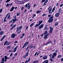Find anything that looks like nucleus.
Wrapping results in <instances>:
<instances>
[{"instance_id": "obj_54", "label": "nucleus", "mask_w": 63, "mask_h": 63, "mask_svg": "<svg viewBox=\"0 0 63 63\" xmlns=\"http://www.w3.org/2000/svg\"><path fill=\"white\" fill-rule=\"evenodd\" d=\"M63 4H61V5H60V7H61L62 6H63Z\"/></svg>"}, {"instance_id": "obj_51", "label": "nucleus", "mask_w": 63, "mask_h": 63, "mask_svg": "<svg viewBox=\"0 0 63 63\" xmlns=\"http://www.w3.org/2000/svg\"><path fill=\"white\" fill-rule=\"evenodd\" d=\"M18 42L17 41H15L14 42V43H17Z\"/></svg>"}, {"instance_id": "obj_34", "label": "nucleus", "mask_w": 63, "mask_h": 63, "mask_svg": "<svg viewBox=\"0 0 63 63\" xmlns=\"http://www.w3.org/2000/svg\"><path fill=\"white\" fill-rule=\"evenodd\" d=\"M10 5V4L8 3H7L6 5V7H8V6Z\"/></svg>"}, {"instance_id": "obj_33", "label": "nucleus", "mask_w": 63, "mask_h": 63, "mask_svg": "<svg viewBox=\"0 0 63 63\" xmlns=\"http://www.w3.org/2000/svg\"><path fill=\"white\" fill-rule=\"evenodd\" d=\"M34 23H32V24L30 25V27H32V26H33V25H34Z\"/></svg>"}, {"instance_id": "obj_62", "label": "nucleus", "mask_w": 63, "mask_h": 63, "mask_svg": "<svg viewBox=\"0 0 63 63\" xmlns=\"http://www.w3.org/2000/svg\"><path fill=\"white\" fill-rule=\"evenodd\" d=\"M61 62H62V61H63V58L62 59H61Z\"/></svg>"}, {"instance_id": "obj_15", "label": "nucleus", "mask_w": 63, "mask_h": 63, "mask_svg": "<svg viewBox=\"0 0 63 63\" xmlns=\"http://www.w3.org/2000/svg\"><path fill=\"white\" fill-rule=\"evenodd\" d=\"M4 33V32L3 31H1L0 32V35H3Z\"/></svg>"}, {"instance_id": "obj_53", "label": "nucleus", "mask_w": 63, "mask_h": 63, "mask_svg": "<svg viewBox=\"0 0 63 63\" xmlns=\"http://www.w3.org/2000/svg\"><path fill=\"white\" fill-rule=\"evenodd\" d=\"M49 33H47V35H46L47 36V37H48V36H49Z\"/></svg>"}, {"instance_id": "obj_3", "label": "nucleus", "mask_w": 63, "mask_h": 63, "mask_svg": "<svg viewBox=\"0 0 63 63\" xmlns=\"http://www.w3.org/2000/svg\"><path fill=\"white\" fill-rule=\"evenodd\" d=\"M22 27H22V26H19V27H17L16 28V31L17 32H18V31H19V30H21V29L22 28Z\"/></svg>"}, {"instance_id": "obj_12", "label": "nucleus", "mask_w": 63, "mask_h": 63, "mask_svg": "<svg viewBox=\"0 0 63 63\" xmlns=\"http://www.w3.org/2000/svg\"><path fill=\"white\" fill-rule=\"evenodd\" d=\"M4 59H5L4 62H6V61L7 60V59H8V57L7 56H4Z\"/></svg>"}, {"instance_id": "obj_43", "label": "nucleus", "mask_w": 63, "mask_h": 63, "mask_svg": "<svg viewBox=\"0 0 63 63\" xmlns=\"http://www.w3.org/2000/svg\"><path fill=\"white\" fill-rule=\"evenodd\" d=\"M10 1V0H7L5 2L6 3H8L9 2V1Z\"/></svg>"}, {"instance_id": "obj_23", "label": "nucleus", "mask_w": 63, "mask_h": 63, "mask_svg": "<svg viewBox=\"0 0 63 63\" xmlns=\"http://www.w3.org/2000/svg\"><path fill=\"white\" fill-rule=\"evenodd\" d=\"M33 63H38V61H35L33 62Z\"/></svg>"}, {"instance_id": "obj_46", "label": "nucleus", "mask_w": 63, "mask_h": 63, "mask_svg": "<svg viewBox=\"0 0 63 63\" xmlns=\"http://www.w3.org/2000/svg\"><path fill=\"white\" fill-rule=\"evenodd\" d=\"M51 15H49L48 16V17H51Z\"/></svg>"}, {"instance_id": "obj_48", "label": "nucleus", "mask_w": 63, "mask_h": 63, "mask_svg": "<svg viewBox=\"0 0 63 63\" xmlns=\"http://www.w3.org/2000/svg\"><path fill=\"white\" fill-rule=\"evenodd\" d=\"M48 2V0H46L45 1L44 3H47V2Z\"/></svg>"}, {"instance_id": "obj_25", "label": "nucleus", "mask_w": 63, "mask_h": 63, "mask_svg": "<svg viewBox=\"0 0 63 63\" xmlns=\"http://www.w3.org/2000/svg\"><path fill=\"white\" fill-rule=\"evenodd\" d=\"M10 46H8L7 47V49H10Z\"/></svg>"}, {"instance_id": "obj_39", "label": "nucleus", "mask_w": 63, "mask_h": 63, "mask_svg": "<svg viewBox=\"0 0 63 63\" xmlns=\"http://www.w3.org/2000/svg\"><path fill=\"white\" fill-rule=\"evenodd\" d=\"M61 57H62L61 55H59L58 56V58H61Z\"/></svg>"}, {"instance_id": "obj_52", "label": "nucleus", "mask_w": 63, "mask_h": 63, "mask_svg": "<svg viewBox=\"0 0 63 63\" xmlns=\"http://www.w3.org/2000/svg\"><path fill=\"white\" fill-rule=\"evenodd\" d=\"M45 1H46V0H42V2L43 3V2H45Z\"/></svg>"}, {"instance_id": "obj_21", "label": "nucleus", "mask_w": 63, "mask_h": 63, "mask_svg": "<svg viewBox=\"0 0 63 63\" xmlns=\"http://www.w3.org/2000/svg\"><path fill=\"white\" fill-rule=\"evenodd\" d=\"M20 13H18V12H17V15H16V16H18L19 15H20Z\"/></svg>"}, {"instance_id": "obj_49", "label": "nucleus", "mask_w": 63, "mask_h": 63, "mask_svg": "<svg viewBox=\"0 0 63 63\" xmlns=\"http://www.w3.org/2000/svg\"><path fill=\"white\" fill-rule=\"evenodd\" d=\"M49 56H50V58L51 57V56H52V54H50L49 55Z\"/></svg>"}, {"instance_id": "obj_45", "label": "nucleus", "mask_w": 63, "mask_h": 63, "mask_svg": "<svg viewBox=\"0 0 63 63\" xmlns=\"http://www.w3.org/2000/svg\"><path fill=\"white\" fill-rule=\"evenodd\" d=\"M6 19L4 18V22H6V21H7V20H6Z\"/></svg>"}, {"instance_id": "obj_24", "label": "nucleus", "mask_w": 63, "mask_h": 63, "mask_svg": "<svg viewBox=\"0 0 63 63\" xmlns=\"http://www.w3.org/2000/svg\"><path fill=\"white\" fill-rule=\"evenodd\" d=\"M30 7H31V6H29V4H28V9H29L30 8Z\"/></svg>"}, {"instance_id": "obj_47", "label": "nucleus", "mask_w": 63, "mask_h": 63, "mask_svg": "<svg viewBox=\"0 0 63 63\" xmlns=\"http://www.w3.org/2000/svg\"><path fill=\"white\" fill-rule=\"evenodd\" d=\"M54 11V10H53L52 11V12H49V14H50L51 13H52V12H53Z\"/></svg>"}, {"instance_id": "obj_30", "label": "nucleus", "mask_w": 63, "mask_h": 63, "mask_svg": "<svg viewBox=\"0 0 63 63\" xmlns=\"http://www.w3.org/2000/svg\"><path fill=\"white\" fill-rule=\"evenodd\" d=\"M50 43H51V41L48 42L47 43L46 45H47V44H50Z\"/></svg>"}, {"instance_id": "obj_55", "label": "nucleus", "mask_w": 63, "mask_h": 63, "mask_svg": "<svg viewBox=\"0 0 63 63\" xmlns=\"http://www.w3.org/2000/svg\"><path fill=\"white\" fill-rule=\"evenodd\" d=\"M28 4H27L25 6H26V7H27V6H28Z\"/></svg>"}, {"instance_id": "obj_61", "label": "nucleus", "mask_w": 63, "mask_h": 63, "mask_svg": "<svg viewBox=\"0 0 63 63\" xmlns=\"http://www.w3.org/2000/svg\"><path fill=\"white\" fill-rule=\"evenodd\" d=\"M12 21H13V19H12L11 21H10L9 22L10 23H11V22H12Z\"/></svg>"}, {"instance_id": "obj_8", "label": "nucleus", "mask_w": 63, "mask_h": 63, "mask_svg": "<svg viewBox=\"0 0 63 63\" xmlns=\"http://www.w3.org/2000/svg\"><path fill=\"white\" fill-rule=\"evenodd\" d=\"M18 47V46H17L16 47H15L14 49L13 50L14 52H15L16 51V49H17V48Z\"/></svg>"}, {"instance_id": "obj_2", "label": "nucleus", "mask_w": 63, "mask_h": 63, "mask_svg": "<svg viewBox=\"0 0 63 63\" xmlns=\"http://www.w3.org/2000/svg\"><path fill=\"white\" fill-rule=\"evenodd\" d=\"M29 44V42L27 41L24 44V45L23 46L22 48H23L24 47H27V46Z\"/></svg>"}, {"instance_id": "obj_19", "label": "nucleus", "mask_w": 63, "mask_h": 63, "mask_svg": "<svg viewBox=\"0 0 63 63\" xmlns=\"http://www.w3.org/2000/svg\"><path fill=\"white\" fill-rule=\"evenodd\" d=\"M51 11H52V8H50L49 10V13H51Z\"/></svg>"}, {"instance_id": "obj_10", "label": "nucleus", "mask_w": 63, "mask_h": 63, "mask_svg": "<svg viewBox=\"0 0 63 63\" xmlns=\"http://www.w3.org/2000/svg\"><path fill=\"white\" fill-rule=\"evenodd\" d=\"M60 15V13H58L56 14H55V16L56 17H58L59 16V15Z\"/></svg>"}, {"instance_id": "obj_57", "label": "nucleus", "mask_w": 63, "mask_h": 63, "mask_svg": "<svg viewBox=\"0 0 63 63\" xmlns=\"http://www.w3.org/2000/svg\"><path fill=\"white\" fill-rule=\"evenodd\" d=\"M24 8V7H22L21 8V10H23V8Z\"/></svg>"}, {"instance_id": "obj_18", "label": "nucleus", "mask_w": 63, "mask_h": 63, "mask_svg": "<svg viewBox=\"0 0 63 63\" xmlns=\"http://www.w3.org/2000/svg\"><path fill=\"white\" fill-rule=\"evenodd\" d=\"M42 22L43 21L42 20L39 21H38V24L39 25H40L42 23Z\"/></svg>"}, {"instance_id": "obj_59", "label": "nucleus", "mask_w": 63, "mask_h": 63, "mask_svg": "<svg viewBox=\"0 0 63 63\" xmlns=\"http://www.w3.org/2000/svg\"><path fill=\"white\" fill-rule=\"evenodd\" d=\"M37 52H36L35 54L34 55V56H36V55H37Z\"/></svg>"}, {"instance_id": "obj_44", "label": "nucleus", "mask_w": 63, "mask_h": 63, "mask_svg": "<svg viewBox=\"0 0 63 63\" xmlns=\"http://www.w3.org/2000/svg\"><path fill=\"white\" fill-rule=\"evenodd\" d=\"M49 33H52V31L50 30L49 31Z\"/></svg>"}, {"instance_id": "obj_17", "label": "nucleus", "mask_w": 63, "mask_h": 63, "mask_svg": "<svg viewBox=\"0 0 63 63\" xmlns=\"http://www.w3.org/2000/svg\"><path fill=\"white\" fill-rule=\"evenodd\" d=\"M14 7L12 6L11 9L10 10V12H12V11H14Z\"/></svg>"}, {"instance_id": "obj_26", "label": "nucleus", "mask_w": 63, "mask_h": 63, "mask_svg": "<svg viewBox=\"0 0 63 63\" xmlns=\"http://www.w3.org/2000/svg\"><path fill=\"white\" fill-rule=\"evenodd\" d=\"M40 25L38 24H36L35 25V27H38V26H39Z\"/></svg>"}, {"instance_id": "obj_9", "label": "nucleus", "mask_w": 63, "mask_h": 63, "mask_svg": "<svg viewBox=\"0 0 63 63\" xmlns=\"http://www.w3.org/2000/svg\"><path fill=\"white\" fill-rule=\"evenodd\" d=\"M13 20V21L12 22V24H14V22H15L17 20V19H16V18L14 19H12Z\"/></svg>"}, {"instance_id": "obj_7", "label": "nucleus", "mask_w": 63, "mask_h": 63, "mask_svg": "<svg viewBox=\"0 0 63 63\" xmlns=\"http://www.w3.org/2000/svg\"><path fill=\"white\" fill-rule=\"evenodd\" d=\"M56 54H57V53H54L52 55V57L53 59L54 58V56H56Z\"/></svg>"}, {"instance_id": "obj_1", "label": "nucleus", "mask_w": 63, "mask_h": 63, "mask_svg": "<svg viewBox=\"0 0 63 63\" xmlns=\"http://www.w3.org/2000/svg\"><path fill=\"white\" fill-rule=\"evenodd\" d=\"M53 14L50 17L49 19V20H48V22H49V23L52 22L53 20Z\"/></svg>"}, {"instance_id": "obj_14", "label": "nucleus", "mask_w": 63, "mask_h": 63, "mask_svg": "<svg viewBox=\"0 0 63 63\" xmlns=\"http://www.w3.org/2000/svg\"><path fill=\"white\" fill-rule=\"evenodd\" d=\"M16 24H15L14 26H13L11 28L10 30H12L13 29H14V28H15V27L16 26Z\"/></svg>"}, {"instance_id": "obj_63", "label": "nucleus", "mask_w": 63, "mask_h": 63, "mask_svg": "<svg viewBox=\"0 0 63 63\" xmlns=\"http://www.w3.org/2000/svg\"><path fill=\"white\" fill-rule=\"evenodd\" d=\"M4 38H2L0 40L1 41H3V39H4Z\"/></svg>"}, {"instance_id": "obj_58", "label": "nucleus", "mask_w": 63, "mask_h": 63, "mask_svg": "<svg viewBox=\"0 0 63 63\" xmlns=\"http://www.w3.org/2000/svg\"><path fill=\"white\" fill-rule=\"evenodd\" d=\"M31 60V59H30V58H29L28 61L29 62Z\"/></svg>"}, {"instance_id": "obj_40", "label": "nucleus", "mask_w": 63, "mask_h": 63, "mask_svg": "<svg viewBox=\"0 0 63 63\" xmlns=\"http://www.w3.org/2000/svg\"><path fill=\"white\" fill-rule=\"evenodd\" d=\"M41 12V11H39V10H38L37 11V12H36V13L37 14H38V13H40Z\"/></svg>"}, {"instance_id": "obj_5", "label": "nucleus", "mask_w": 63, "mask_h": 63, "mask_svg": "<svg viewBox=\"0 0 63 63\" xmlns=\"http://www.w3.org/2000/svg\"><path fill=\"white\" fill-rule=\"evenodd\" d=\"M16 36V34L14 33H13L12 34L11 36V38H13V39H14Z\"/></svg>"}, {"instance_id": "obj_22", "label": "nucleus", "mask_w": 63, "mask_h": 63, "mask_svg": "<svg viewBox=\"0 0 63 63\" xmlns=\"http://www.w3.org/2000/svg\"><path fill=\"white\" fill-rule=\"evenodd\" d=\"M4 60H5V59H4V58H3L1 60V61H2V62H4Z\"/></svg>"}, {"instance_id": "obj_31", "label": "nucleus", "mask_w": 63, "mask_h": 63, "mask_svg": "<svg viewBox=\"0 0 63 63\" xmlns=\"http://www.w3.org/2000/svg\"><path fill=\"white\" fill-rule=\"evenodd\" d=\"M46 5H47V4H46V3L44 2V3L43 5H42V7H43V6H45Z\"/></svg>"}, {"instance_id": "obj_16", "label": "nucleus", "mask_w": 63, "mask_h": 63, "mask_svg": "<svg viewBox=\"0 0 63 63\" xmlns=\"http://www.w3.org/2000/svg\"><path fill=\"white\" fill-rule=\"evenodd\" d=\"M47 38H48V37L46 35H45L44 36V39L46 40L47 39Z\"/></svg>"}, {"instance_id": "obj_56", "label": "nucleus", "mask_w": 63, "mask_h": 63, "mask_svg": "<svg viewBox=\"0 0 63 63\" xmlns=\"http://www.w3.org/2000/svg\"><path fill=\"white\" fill-rule=\"evenodd\" d=\"M44 29H46V30H47V29H48V28H47L46 27L44 28Z\"/></svg>"}, {"instance_id": "obj_64", "label": "nucleus", "mask_w": 63, "mask_h": 63, "mask_svg": "<svg viewBox=\"0 0 63 63\" xmlns=\"http://www.w3.org/2000/svg\"><path fill=\"white\" fill-rule=\"evenodd\" d=\"M12 55H13V54H12V53H11L10 55V56H11V57H12Z\"/></svg>"}, {"instance_id": "obj_4", "label": "nucleus", "mask_w": 63, "mask_h": 63, "mask_svg": "<svg viewBox=\"0 0 63 63\" xmlns=\"http://www.w3.org/2000/svg\"><path fill=\"white\" fill-rule=\"evenodd\" d=\"M29 54V53L28 52H27L25 54V55L23 57V58L25 59L26 57H27V56H28V54Z\"/></svg>"}, {"instance_id": "obj_36", "label": "nucleus", "mask_w": 63, "mask_h": 63, "mask_svg": "<svg viewBox=\"0 0 63 63\" xmlns=\"http://www.w3.org/2000/svg\"><path fill=\"white\" fill-rule=\"evenodd\" d=\"M50 60L52 62H53V60H52V58H51L50 59Z\"/></svg>"}, {"instance_id": "obj_50", "label": "nucleus", "mask_w": 63, "mask_h": 63, "mask_svg": "<svg viewBox=\"0 0 63 63\" xmlns=\"http://www.w3.org/2000/svg\"><path fill=\"white\" fill-rule=\"evenodd\" d=\"M21 30L19 32H17V34H20V32H21Z\"/></svg>"}, {"instance_id": "obj_60", "label": "nucleus", "mask_w": 63, "mask_h": 63, "mask_svg": "<svg viewBox=\"0 0 63 63\" xmlns=\"http://www.w3.org/2000/svg\"><path fill=\"white\" fill-rule=\"evenodd\" d=\"M28 48H29V47H27L26 49V50H28Z\"/></svg>"}, {"instance_id": "obj_6", "label": "nucleus", "mask_w": 63, "mask_h": 63, "mask_svg": "<svg viewBox=\"0 0 63 63\" xmlns=\"http://www.w3.org/2000/svg\"><path fill=\"white\" fill-rule=\"evenodd\" d=\"M44 26V24H42L41 25L39 26L38 27H39V29H42Z\"/></svg>"}, {"instance_id": "obj_11", "label": "nucleus", "mask_w": 63, "mask_h": 63, "mask_svg": "<svg viewBox=\"0 0 63 63\" xmlns=\"http://www.w3.org/2000/svg\"><path fill=\"white\" fill-rule=\"evenodd\" d=\"M43 58L44 60L47 59V55L43 57Z\"/></svg>"}, {"instance_id": "obj_27", "label": "nucleus", "mask_w": 63, "mask_h": 63, "mask_svg": "<svg viewBox=\"0 0 63 63\" xmlns=\"http://www.w3.org/2000/svg\"><path fill=\"white\" fill-rule=\"evenodd\" d=\"M8 42V41H7V40L6 41L4 44V45L5 46V45H6V44Z\"/></svg>"}, {"instance_id": "obj_35", "label": "nucleus", "mask_w": 63, "mask_h": 63, "mask_svg": "<svg viewBox=\"0 0 63 63\" xmlns=\"http://www.w3.org/2000/svg\"><path fill=\"white\" fill-rule=\"evenodd\" d=\"M10 44L9 43L7 42V43H6V46H8V45H9Z\"/></svg>"}, {"instance_id": "obj_41", "label": "nucleus", "mask_w": 63, "mask_h": 63, "mask_svg": "<svg viewBox=\"0 0 63 63\" xmlns=\"http://www.w3.org/2000/svg\"><path fill=\"white\" fill-rule=\"evenodd\" d=\"M50 30H52H52L53 29V28H52V27H50Z\"/></svg>"}, {"instance_id": "obj_28", "label": "nucleus", "mask_w": 63, "mask_h": 63, "mask_svg": "<svg viewBox=\"0 0 63 63\" xmlns=\"http://www.w3.org/2000/svg\"><path fill=\"white\" fill-rule=\"evenodd\" d=\"M3 8L1 9L0 10V13H1L2 12Z\"/></svg>"}, {"instance_id": "obj_42", "label": "nucleus", "mask_w": 63, "mask_h": 63, "mask_svg": "<svg viewBox=\"0 0 63 63\" xmlns=\"http://www.w3.org/2000/svg\"><path fill=\"white\" fill-rule=\"evenodd\" d=\"M28 27L27 26L26 27V28L25 30V31H26L27 30V29H28Z\"/></svg>"}, {"instance_id": "obj_29", "label": "nucleus", "mask_w": 63, "mask_h": 63, "mask_svg": "<svg viewBox=\"0 0 63 63\" xmlns=\"http://www.w3.org/2000/svg\"><path fill=\"white\" fill-rule=\"evenodd\" d=\"M11 16V15H9L7 17V19H10L11 18V17L10 16Z\"/></svg>"}, {"instance_id": "obj_38", "label": "nucleus", "mask_w": 63, "mask_h": 63, "mask_svg": "<svg viewBox=\"0 0 63 63\" xmlns=\"http://www.w3.org/2000/svg\"><path fill=\"white\" fill-rule=\"evenodd\" d=\"M29 62L28 60H26L25 62V63H28Z\"/></svg>"}, {"instance_id": "obj_13", "label": "nucleus", "mask_w": 63, "mask_h": 63, "mask_svg": "<svg viewBox=\"0 0 63 63\" xmlns=\"http://www.w3.org/2000/svg\"><path fill=\"white\" fill-rule=\"evenodd\" d=\"M33 45H29L28 46L29 48H33Z\"/></svg>"}, {"instance_id": "obj_32", "label": "nucleus", "mask_w": 63, "mask_h": 63, "mask_svg": "<svg viewBox=\"0 0 63 63\" xmlns=\"http://www.w3.org/2000/svg\"><path fill=\"white\" fill-rule=\"evenodd\" d=\"M62 11V9L61 8H60L58 12H60Z\"/></svg>"}, {"instance_id": "obj_37", "label": "nucleus", "mask_w": 63, "mask_h": 63, "mask_svg": "<svg viewBox=\"0 0 63 63\" xmlns=\"http://www.w3.org/2000/svg\"><path fill=\"white\" fill-rule=\"evenodd\" d=\"M58 23L56 22L55 24V26H57L58 25Z\"/></svg>"}, {"instance_id": "obj_20", "label": "nucleus", "mask_w": 63, "mask_h": 63, "mask_svg": "<svg viewBox=\"0 0 63 63\" xmlns=\"http://www.w3.org/2000/svg\"><path fill=\"white\" fill-rule=\"evenodd\" d=\"M47 33V31H46L44 33V35H46Z\"/></svg>"}]
</instances>
